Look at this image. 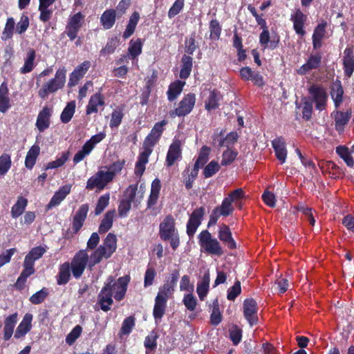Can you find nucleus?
Here are the masks:
<instances>
[{"label":"nucleus","mask_w":354,"mask_h":354,"mask_svg":"<svg viewBox=\"0 0 354 354\" xmlns=\"http://www.w3.org/2000/svg\"><path fill=\"white\" fill-rule=\"evenodd\" d=\"M117 248V238L112 233H109L102 245L95 249L88 257V268H92L99 263L103 259H109L115 252Z\"/></svg>","instance_id":"obj_1"},{"label":"nucleus","mask_w":354,"mask_h":354,"mask_svg":"<svg viewBox=\"0 0 354 354\" xmlns=\"http://www.w3.org/2000/svg\"><path fill=\"white\" fill-rule=\"evenodd\" d=\"M66 69L64 67L59 68L53 79L50 80L38 91L39 96L45 99L50 93L62 88L66 82Z\"/></svg>","instance_id":"obj_2"},{"label":"nucleus","mask_w":354,"mask_h":354,"mask_svg":"<svg viewBox=\"0 0 354 354\" xmlns=\"http://www.w3.org/2000/svg\"><path fill=\"white\" fill-rule=\"evenodd\" d=\"M201 247L206 252L221 256L223 251L219 241L212 238V234L207 230H203L198 236Z\"/></svg>","instance_id":"obj_3"},{"label":"nucleus","mask_w":354,"mask_h":354,"mask_svg":"<svg viewBox=\"0 0 354 354\" xmlns=\"http://www.w3.org/2000/svg\"><path fill=\"white\" fill-rule=\"evenodd\" d=\"M129 281V276L120 277L117 281L113 277L109 276L105 283H111L109 289L113 295L114 294V298L117 301H121L125 296Z\"/></svg>","instance_id":"obj_4"},{"label":"nucleus","mask_w":354,"mask_h":354,"mask_svg":"<svg viewBox=\"0 0 354 354\" xmlns=\"http://www.w3.org/2000/svg\"><path fill=\"white\" fill-rule=\"evenodd\" d=\"M88 254L86 250H80L71 261V271L75 278H80L83 274L86 265L88 266Z\"/></svg>","instance_id":"obj_5"},{"label":"nucleus","mask_w":354,"mask_h":354,"mask_svg":"<svg viewBox=\"0 0 354 354\" xmlns=\"http://www.w3.org/2000/svg\"><path fill=\"white\" fill-rule=\"evenodd\" d=\"M111 180V175L110 174H107L106 171L100 170L88 178L86 183V189L91 190L97 188L102 190Z\"/></svg>","instance_id":"obj_6"},{"label":"nucleus","mask_w":354,"mask_h":354,"mask_svg":"<svg viewBox=\"0 0 354 354\" xmlns=\"http://www.w3.org/2000/svg\"><path fill=\"white\" fill-rule=\"evenodd\" d=\"M84 15L81 12H77L68 18V21L66 27L65 32L71 40H74L77 32L84 24Z\"/></svg>","instance_id":"obj_7"},{"label":"nucleus","mask_w":354,"mask_h":354,"mask_svg":"<svg viewBox=\"0 0 354 354\" xmlns=\"http://www.w3.org/2000/svg\"><path fill=\"white\" fill-rule=\"evenodd\" d=\"M243 315L249 324L252 326L258 322L257 304L252 298L246 299L243 305Z\"/></svg>","instance_id":"obj_8"},{"label":"nucleus","mask_w":354,"mask_h":354,"mask_svg":"<svg viewBox=\"0 0 354 354\" xmlns=\"http://www.w3.org/2000/svg\"><path fill=\"white\" fill-rule=\"evenodd\" d=\"M178 277L179 273L178 271H174L171 273L169 279H168L164 285L160 288L156 297L167 301L173 295Z\"/></svg>","instance_id":"obj_9"},{"label":"nucleus","mask_w":354,"mask_h":354,"mask_svg":"<svg viewBox=\"0 0 354 354\" xmlns=\"http://www.w3.org/2000/svg\"><path fill=\"white\" fill-rule=\"evenodd\" d=\"M166 122L165 120L156 123L152 129L150 134L146 138L143 144V151L149 149L150 154L152 152V148L160 138L162 132L163 131V127L165 125Z\"/></svg>","instance_id":"obj_10"},{"label":"nucleus","mask_w":354,"mask_h":354,"mask_svg":"<svg viewBox=\"0 0 354 354\" xmlns=\"http://www.w3.org/2000/svg\"><path fill=\"white\" fill-rule=\"evenodd\" d=\"M308 92L315 102L316 108L320 111L324 109L328 97L324 88L317 85H312L309 87Z\"/></svg>","instance_id":"obj_11"},{"label":"nucleus","mask_w":354,"mask_h":354,"mask_svg":"<svg viewBox=\"0 0 354 354\" xmlns=\"http://www.w3.org/2000/svg\"><path fill=\"white\" fill-rule=\"evenodd\" d=\"M196 102V97L194 94L187 95L179 103L178 108L175 109L174 113H171V116L174 115L178 116H184L189 113L194 108Z\"/></svg>","instance_id":"obj_12"},{"label":"nucleus","mask_w":354,"mask_h":354,"mask_svg":"<svg viewBox=\"0 0 354 354\" xmlns=\"http://www.w3.org/2000/svg\"><path fill=\"white\" fill-rule=\"evenodd\" d=\"M109 283H105L100 292L98 295V303L101 309L106 312L111 309L110 306L113 304V293L111 292Z\"/></svg>","instance_id":"obj_13"},{"label":"nucleus","mask_w":354,"mask_h":354,"mask_svg":"<svg viewBox=\"0 0 354 354\" xmlns=\"http://www.w3.org/2000/svg\"><path fill=\"white\" fill-rule=\"evenodd\" d=\"M204 213V207H201L195 209L191 214L187 225V232L189 236H192L195 233L196 229L201 224Z\"/></svg>","instance_id":"obj_14"},{"label":"nucleus","mask_w":354,"mask_h":354,"mask_svg":"<svg viewBox=\"0 0 354 354\" xmlns=\"http://www.w3.org/2000/svg\"><path fill=\"white\" fill-rule=\"evenodd\" d=\"M177 233L174 218L170 216H167L160 225V238L163 240H167L169 236Z\"/></svg>","instance_id":"obj_15"},{"label":"nucleus","mask_w":354,"mask_h":354,"mask_svg":"<svg viewBox=\"0 0 354 354\" xmlns=\"http://www.w3.org/2000/svg\"><path fill=\"white\" fill-rule=\"evenodd\" d=\"M51 115L52 110L47 106L44 107L39 111L35 124L39 132H42L49 127Z\"/></svg>","instance_id":"obj_16"},{"label":"nucleus","mask_w":354,"mask_h":354,"mask_svg":"<svg viewBox=\"0 0 354 354\" xmlns=\"http://www.w3.org/2000/svg\"><path fill=\"white\" fill-rule=\"evenodd\" d=\"M91 67V62L89 61H84L80 65H78L70 75L69 86H75L77 82L84 77L86 73Z\"/></svg>","instance_id":"obj_17"},{"label":"nucleus","mask_w":354,"mask_h":354,"mask_svg":"<svg viewBox=\"0 0 354 354\" xmlns=\"http://www.w3.org/2000/svg\"><path fill=\"white\" fill-rule=\"evenodd\" d=\"M33 316L30 313H26L22 321L17 326L15 333V337L19 339L27 334L32 328V321Z\"/></svg>","instance_id":"obj_18"},{"label":"nucleus","mask_w":354,"mask_h":354,"mask_svg":"<svg viewBox=\"0 0 354 354\" xmlns=\"http://www.w3.org/2000/svg\"><path fill=\"white\" fill-rule=\"evenodd\" d=\"M272 147L274 148L276 157L281 162L284 163L287 157V149L285 140L282 138H277L272 142Z\"/></svg>","instance_id":"obj_19"},{"label":"nucleus","mask_w":354,"mask_h":354,"mask_svg":"<svg viewBox=\"0 0 354 354\" xmlns=\"http://www.w3.org/2000/svg\"><path fill=\"white\" fill-rule=\"evenodd\" d=\"M218 239L230 249H234L236 248V244L232 238V232L225 225H222L220 227L218 234Z\"/></svg>","instance_id":"obj_20"},{"label":"nucleus","mask_w":354,"mask_h":354,"mask_svg":"<svg viewBox=\"0 0 354 354\" xmlns=\"http://www.w3.org/2000/svg\"><path fill=\"white\" fill-rule=\"evenodd\" d=\"M321 56L319 55H310L306 63L303 64L297 70L299 75H306L313 69H316L319 67L321 63Z\"/></svg>","instance_id":"obj_21"},{"label":"nucleus","mask_w":354,"mask_h":354,"mask_svg":"<svg viewBox=\"0 0 354 354\" xmlns=\"http://www.w3.org/2000/svg\"><path fill=\"white\" fill-rule=\"evenodd\" d=\"M71 185H66L59 188V189L55 193L49 203L48 208L51 209L61 203V202L71 192Z\"/></svg>","instance_id":"obj_22"},{"label":"nucleus","mask_w":354,"mask_h":354,"mask_svg":"<svg viewBox=\"0 0 354 354\" xmlns=\"http://www.w3.org/2000/svg\"><path fill=\"white\" fill-rule=\"evenodd\" d=\"M88 211V205H82L73 217V227L75 232H77L83 225Z\"/></svg>","instance_id":"obj_23"},{"label":"nucleus","mask_w":354,"mask_h":354,"mask_svg":"<svg viewBox=\"0 0 354 354\" xmlns=\"http://www.w3.org/2000/svg\"><path fill=\"white\" fill-rule=\"evenodd\" d=\"M181 156L180 142L175 140L169 147L167 155L166 163L167 166H171Z\"/></svg>","instance_id":"obj_24"},{"label":"nucleus","mask_w":354,"mask_h":354,"mask_svg":"<svg viewBox=\"0 0 354 354\" xmlns=\"http://www.w3.org/2000/svg\"><path fill=\"white\" fill-rule=\"evenodd\" d=\"M34 272V264L24 259V270L17 279L15 286L19 288H22L26 281L27 278Z\"/></svg>","instance_id":"obj_25"},{"label":"nucleus","mask_w":354,"mask_h":354,"mask_svg":"<svg viewBox=\"0 0 354 354\" xmlns=\"http://www.w3.org/2000/svg\"><path fill=\"white\" fill-rule=\"evenodd\" d=\"M293 21V27L295 32L301 36L304 35V24L306 19V16L303 12L297 10L294 15L291 16Z\"/></svg>","instance_id":"obj_26"},{"label":"nucleus","mask_w":354,"mask_h":354,"mask_svg":"<svg viewBox=\"0 0 354 354\" xmlns=\"http://www.w3.org/2000/svg\"><path fill=\"white\" fill-rule=\"evenodd\" d=\"M343 64L346 75L351 77L354 71V55L351 48H346L344 51Z\"/></svg>","instance_id":"obj_27"},{"label":"nucleus","mask_w":354,"mask_h":354,"mask_svg":"<svg viewBox=\"0 0 354 354\" xmlns=\"http://www.w3.org/2000/svg\"><path fill=\"white\" fill-rule=\"evenodd\" d=\"M333 115L335 120L336 129L339 131H343L344 125L347 124L351 118V111L350 110H347L346 111H336L333 113Z\"/></svg>","instance_id":"obj_28"},{"label":"nucleus","mask_w":354,"mask_h":354,"mask_svg":"<svg viewBox=\"0 0 354 354\" xmlns=\"http://www.w3.org/2000/svg\"><path fill=\"white\" fill-rule=\"evenodd\" d=\"M161 188L160 181L158 178L154 179L151 183V192L147 201V207L151 208L158 201Z\"/></svg>","instance_id":"obj_29"},{"label":"nucleus","mask_w":354,"mask_h":354,"mask_svg":"<svg viewBox=\"0 0 354 354\" xmlns=\"http://www.w3.org/2000/svg\"><path fill=\"white\" fill-rule=\"evenodd\" d=\"M137 190L138 185L136 184L129 185L124 192L126 200L136 205L139 204L143 198L144 193L142 192L140 194H137Z\"/></svg>","instance_id":"obj_30"},{"label":"nucleus","mask_w":354,"mask_h":354,"mask_svg":"<svg viewBox=\"0 0 354 354\" xmlns=\"http://www.w3.org/2000/svg\"><path fill=\"white\" fill-rule=\"evenodd\" d=\"M150 151H143L138 156V161L136 164L135 174L138 176H141L145 170V165L148 162L149 157L150 156Z\"/></svg>","instance_id":"obj_31"},{"label":"nucleus","mask_w":354,"mask_h":354,"mask_svg":"<svg viewBox=\"0 0 354 354\" xmlns=\"http://www.w3.org/2000/svg\"><path fill=\"white\" fill-rule=\"evenodd\" d=\"M238 139V134L236 132L230 133L225 138H223V135L215 134L214 137V143L217 144L218 147L223 145H230L234 144Z\"/></svg>","instance_id":"obj_32"},{"label":"nucleus","mask_w":354,"mask_h":354,"mask_svg":"<svg viewBox=\"0 0 354 354\" xmlns=\"http://www.w3.org/2000/svg\"><path fill=\"white\" fill-rule=\"evenodd\" d=\"M104 103V99L101 94L95 93L91 97L88 102V104L86 108V113L88 115L97 112L98 106H103Z\"/></svg>","instance_id":"obj_33"},{"label":"nucleus","mask_w":354,"mask_h":354,"mask_svg":"<svg viewBox=\"0 0 354 354\" xmlns=\"http://www.w3.org/2000/svg\"><path fill=\"white\" fill-rule=\"evenodd\" d=\"M116 11L113 9L107 10L102 15L100 21L105 29H110L115 21Z\"/></svg>","instance_id":"obj_34"},{"label":"nucleus","mask_w":354,"mask_h":354,"mask_svg":"<svg viewBox=\"0 0 354 354\" xmlns=\"http://www.w3.org/2000/svg\"><path fill=\"white\" fill-rule=\"evenodd\" d=\"M326 23L319 24L314 30L313 35V44L314 48L317 49L322 46V39L325 35Z\"/></svg>","instance_id":"obj_35"},{"label":"nucleus","mask_w":354,"mask_h":354,"mask_svg":"<svg viewBox=\"0 0 354 354\" xmlns=\"http://www.w3.org/2000/svg\"><path fill=\"white\" fill-rule=\"evenodd\" d=\"M17 313H14L6 318L5 326H4V339L6 340H8L11 337V336L13 333V330H14L15 324L17 323Z\"/></svg>","instance_id":"obj_36"},{"label":"nucleus","mask_w":354,"mask_h":354,"mask_svg":"<svg viewBox=\"0 0 354 354\" xmlns=\"http://www.w3.org/2000/svg\"><path fill=\"white\" fill-rule=\"evenodd\" d=\"M28 201L22 196H19L17 198L15 204L12 207L10 214L13 218L19 217L24 212L26 207L27 206Z\"/></svg>","instance_id":"obj_37"},{"label":"nucleus","mask_w":354,"mask_h":354,"mask_svg":"<svg viewBox=\"0 0 354 354\" xmlns=\"http://www.w3.org/2000/svg\"><path fill=\"white\" fill-rule=\"evenodd\" d=\"M40 149L37 145H33L28 151L25 165L28 169H32L35 164L36 160L39 154Z\"/></svg>","instance_id":"obj_38"},{"label":"nucleus","mask_w":354,"mask_h":354,"mask_svg":"<svg viewBox=\"0 0 354 354\" xmlns=\"http://www.w3.org/2000/svg\"><path fill=\"white\" fill-rule=\"evenodd\" d=\"M193 59L190 56L184 55L182 58V68L180 72V77L187 78L192 69Z\"/></svg>","instance_id":"obj_39"},{"label":"nucleus","mask_w":354,"mask_h":354,"mask_svg":"<svg viewBox=\"0 0 354 354\" xmlns=\"http://www.w3.org/2000/svg\"><path fill=\"white\" fill-rule=\"evenodd\" d=\"M71 277V266L68 263H64L59 267L57 283L64 285L68 283Z\"/></svg>","instance_id":"obj_40"},{"label":"nucleus","mask_w":354,"mask_h":354,"mask_svg":"<svg viewBox=\"0 0 354 354\" xmlns=\"http://www.w3.org/2000/svg\"><path fill=\"white\" fill-rule=\"evenodd\" d=\"M114 216V210L108 211L106 213L99 227L100 233H105L111 229L113 225Z\"/></svg>","instance_id":"obj_41"},{"label":"nucleus","mask_w":354,"mask_h":354,"mask_svg":"<svg viewBox=\"0 0 354 354\" xmlns=\"http://www.w3.org/2000/svg\"><path fill=\"white\" fill-rule=\"evenodd\" d=\"M185 84V82L181 81H177L171 84L169 86V90L167 91L168 100L169 101H173L176 99L182 92Z\"/></svg>","instance_id":"obj_42"},{"label":"nucleus","mask_w":354,"mask_h":354,"mask_svg":"<svg viewBox=\"0 0 354 354\" xmlns=\"http://www.w3.org/2000/svg\"><path fill=\"white\" fill-rule=\"evenodd\" d=\"M167 301L164 299L156 297L153 315L156 319H161L165 312Z\"/></svg>","instance_id":"obj_43"},{"label":"nucleus","mask_w":354,"mask_h":354,"mask_svg":"<svg viewBox=\"0 0 354 354\" xmlns=\"http://www.w3.org/2000/svg\"><path fill=\"white\" fill-rule=\"evenodd\" d=\"M142 41L140 39L136 40L131 39L129 44V56L132 58H136L142 53Z\"/></svg>","instance_id":"obj_44"},{"label":"nucleus","mask_w":354,"mask_h":354,"mask_svg":"<svg viewBox=\"0 0 354 354\" xmlns=\"http://www.w3.org/2000/svg\"><path fill=\"white\" fill-rule=\"evenodd\" d=\"M343 93L344 91L341 84L339 82L333 84L330 94L336 107L342 103Z\"/></svg>","instance_id":"obj_45"},{"label":"nucleus","mask_w":354,"mask_h":354,"mask_svg":"<svg viewBox=\"0 0 354 354\" xmlns=\"http://www.w3.org/2000/svg\"><path fill=\"white\" fill-rule=\"evenodd\" d=\"M221 99L219 93L213 91L210 92L209 95L205 102V109L207 111L216 109L218 106V102Z\"/></svg>","instance_id":"obj_46"},{"label":"nucleus","mask_w":354,"mask_h":354,"mask_svg":"<svg viewBox=\"0 0 354 354\" xmlns=\"http://www.w3.org/2000/svg\"><path fill=\"white\" fill-rule=\"evenodd\" d=\"M75 102L74 101L70 102L67 104L60 116V119L62 122L68 123L71 120L75 113Z\"/></svg>","instance_id":"obj_47"},{"label":"nucleus","mask_w":354,"mask_h":354,"mask_svg":"<svg viewBox=\"0 0 354 354\" xmlns=\"http://www.w3.org/2000/svg\"><path fill=\"white\" fill-rule=\"evenodd\" d=\"M46 252V249L44 247L38 246L33 248L26 256L25 260L34 264L35 261L40 259Z\"/></svg>","instance_id":"obj_48"},{"label":"nucleus","mask_w":354,"mask_h":354,"mask_svg":"<svg viewBox=\"0 0 354 354\" xmlns=\"http://www.w3.org/2000/svg\"><path fill=\"white\" fill-rule=\"evenodd\" d=\"M336 152L348 167H353L354 165L353 157L351 156L350 150L347 147L339 146L336 148Z\"/></svg>","instance_id":"obj_49"},{"label":"nucleus","mask_w":354,"mask_h":354,"mask_svg":"<svg viewBox=\"0 0 354 354\" xmlns=\"http://www.w3.org/2000/svg\"><path fill=\"white\" fill-rule=\"evenodd\" d=\"M209 274L205 275L203 281L198 283L196 292L201 300H203L207 295L209 290Z\"/></svg>","instance_id":"obj_50"},{"label":"nucleus","mask_w":354,"mask_h":354,"mask_svg":"<svg viewBox=\"0 0 354 354\" xmlns=\"http://www.w3.org/2000/svg\"><path fill=\"white\" fill-rule=\"evenodd\" d=\"M35 58V53L34 50H30L28 52L27 57L25 59L24 65L21 68L20 72L21 73H27L34 68V60Z\"/></svg>","instance_id":"obj_51"},{"label":"nucleus","mask_w":354,"mask_h":354,"mask_svg":"<svg viewBox=\"0 0 354 354\" xmlns=\"http://www.w3.org/2000/svg\"><path fill=\"white\" fill-rule=\"evenodd\" d=\"M69 155L70 153L68 151L63 153L55 160L49 162L46 165L45 169H51L62 167L69 158Z\"/></svg>","instance_id":"obj_52"},{"label":"nucleus","mask_w":354,"mask_h":354,"mask_svg":"<svg viewBox=\"0 0 354 354\" xmlns=\"http://www.w3.org/2000/svg\"><path fill=\"white\" fill-rule=\"evenodd\" d=\"M12 161L10 156L3 153L0 156V176H4L11 167Z\"/></svg>","instance_id":"obj_53"},{"label":"nucleus","mask_w":354,"mask_h":354,"mask_svg":"<svg viewBox=\"0 0 354 354\" xmlns=\"http://www.w3.org/2000/svg\"><path fill=\"white\" fill-rule=\"evenodd\" d=\"M221 165L216 160H212L203 169V175L205 178H208L213 176L220 169Z\"/></svg>","instance_id":"obj_54"},{"label":"nucleus","mask_w":354,"mask_h":354,"mask_svg":"<svg viewBox=\"0 0 354 354\" xmlns=\"http://www.w3.org/2000/svg\"><path fill=\"white\" fill-rule=\"evenodd\" d=\"M212 312L211 314V323L213 325H218L222 320V316L219 310L218 299H215L212 303Z\"/></svg>","instance_id":"obj_55"},{"label":"nucleus","mask_w":354,"mask_h":354,"mask_svg":"<svg viewBox=\"0 0 354 354\" xmlns=\"http://www.w3.org/2000/svg\"><path fill=\"white\" fill-rule=\"evenodd\" d=\"M237 152L230 149L224 151L222 154V160L221 165L223 166H227L231 165L237 156Z\"/></svg>","instance_id":"obj_56"},{"label":"nucleus","mask_w":354,"mask_h":354,"mask_svg":"<svg viewBox=\"0 0 354 354\" xmlns=\"http://www.w3.org/2000/svg\"><path fill=\"white\" fill-rule=\"evenodd\" d=\"M209 154V149L203 146L200 151L199 156L195 162L196 167H203L207 162Z\"/></svg>","instance_id":"obj_57"},{"label":"nucleus","mask_w":354,"mask_h":354,"mask_svg":"<svg viewBox=\"0 0 354 354\" xmlns=\"http://www.w3.org/2000/svg\"><path fill=\"white\" fill-rule=\"evenodd\" d=\"M183 303L186 308L189 311H194L197 306L196 298L193 295L192 292L185 295Z\"/></svg>","instance_id":"obj_58"},{"label":"nucleus","mask_w":354,"mask_h":354,"mask_svg":"<svg viewBox=\"0 0 354 354\" xmlns=\"http://www.w3.org/2000/svg\"><path fill=\"white\" fill-rule=\"evenodd\" d=\"M15 25V23L13 18L10 17L7 19L3 32L2 33L1 39L3 40H6L12 37Z\"/></svg>","instance_id":"obj_59"},{"label":"nucleus","mask_w":354,"mask_h":354,"mask_svg":"<svg viewBox=\"0 0 354 354\" xmlns=\"http://www.w3.org/2000/svg\"><path fill=\"white\" fill-rule=\"evenodd\" d=\"M109 199L110 196L109 194L102 195L100 197L95 209V215H99L104 211L109 205Z\"/></svg>","instance_id":"obj_60"},{"label":"nucleus","mask_w":354,"mask_h":354,"mask_svg":"<svg viewBox=\"0 0 354 354\" xmlns=\"http://www.w3.org/2000/svg\"><path fill=\"white\" fill-rule=\"evenodd\" d=\"M48 292L46 288H44L37 291L30 297V301L33 304H39L44 301Z\"/></svg>","instance_id":"obj_61"},{"label":"nucleus","mask_w":354,"mask_h":354,"mask_svg":"<svg viewBox=\"0 0 354 354\" xmlns=\"http://www.w3.org/2000/svg\"><path fill=\"white\" fill-rule=\"evenodd\" d=\"M210 37L212 39H218L221 35V27L216 19H213L209 23Z\"/></svg>","instance_id":"obj_62"},{"label":"nucleus","mask_w":354,"mask_h":354,"mask_svg":"<svg viewBox=\"0 0 354 354\" xmlns=\"http://www.w3.org/2000/svg\"><path fill=\"white\" fill-rule=\"evenodd\" d=\"M259 41L261 45H262L264 48L268 47L274 48L276 47V44L274 42L270 41V35L267 29H264L263 32L261 33Z\"/></svg>","instance_id":"obj_63"},{"label":"nucleus","mask_w":354,"mask_h":354,"mask_svg":"<svg viewBox=\"0 0 354 354\" xmlns=\"http://www.w3.org/2000/svg\"><path fill=\"white\" fill-rule=\"evenodd\" d=\"M241 292V282L236 281L234 284L228 289L227 298L228 300L234 301Z\"/></svg>","instance_id":"obj_64"}]
</instances>
